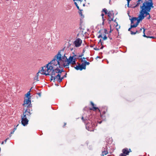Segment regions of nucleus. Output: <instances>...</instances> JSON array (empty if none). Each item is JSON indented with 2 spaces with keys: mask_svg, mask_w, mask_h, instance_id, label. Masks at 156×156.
<instances>
[{
  "mask_svg": "<svg viewBox=\"0 0 156 156\" xmlns=\"http://www.w3.org/2000/svg\"><path fill=\"white\" fill-rule=\"evenodd\" d=\"M152 0L146 1L141 7V9L138 17H137V25L140 21L142 20L145 17L147 16V19L150 18V16L148 12L150 11L151 8H153Z\"/></svg>",
  "mask_w": 156,
  "mask_h": 156,
  "instance_id": "obj_1",
  "label": "nucleus"
},
{
  "mask_svg": "<svg viewBox=\"0 0 156 156\" xmlns=\"http://www.w3.org/2000/svg\"><path fill=\"white\" fill-rule=\"evenodd\" d=\"M24 111H23V114L21 115V123L22 125L25 126L28 124L29 117L30 116L32 111V108H24Z\"/></svg>",
  "mask_w": 156,
  "mask_h": 156,
  "instance_id": "obj_2",
  "label": "nucleus"
},
{
  "mask_svg": "<svg viewBox=\"0 0 156 156\" xmlns=\"http://www.w3.org/2000/svg\"><path fill=\"white\" fill-rule=\"evenodd\" d=\"M55 67L53 66L52 65L50 64V63H48L46 66L42 67V69L41 70V71H42V74L45 75L46 76L51 75L49 73Z\"/></svg>",
  "mask_w": 156,
  "mask_h": 156,
  "instance_id": "obj_3",
  "label": "nucleus"
},
{
  "mask_svg": "<svg viewBox=\"0 0 156 156\" xmlns=\"http://www.w3.org/2000/svg\"><path fill=\"white\" fill-rule=\"evenodd\" d=\"M61 58L60 52L58 51V54L55 56L53 59L49 63H50V64L52 65L53 66L55 67L58 65L59 66V64H60V60H61Z\"/></svg>",
  "mask_w": 156,
  "mask_h": 156,
  "instance_id": "obj_4",
  "label": "nucleus"
},
{
  "mask_svg": "<svg viewBox=\"0 0 156 156\" xmlns=\"http://www.w3.org/2000/svg\"><path fill=\"white\" fill-rule=\"evenodd\" d=\"M60 64H59V67L60 68H63V67H66V68H69V58L68 59H65L64 58L63 60H60Z\"/></svg>",
  "mask_w": 156,
  "mask_h": 156,
  "instance_id": "obj_5",
  "label": "nucleus"
},
{
  "mask_svg": "<svg viewBox=\"0 0 156 156\" xmlns=\"http://www.w3.org/2000/svg\"><path fill=\"white\" fill-rule=\"evenodd\" d=\"M31 100L30 98H27L25 99L23 105L26 108H32V105L31 104Z\"/></svg>",
  "mask_w": 156,
  "mask_h": 156,
  "instance_id": "obj_6",
  "label": "nucleus"
},
{
  "mask_svg": "<svg viewBox=\"0 0 156 156\" xmlns=\"http://www.w3.org/2000/svg\"><path fill=\"white\" fill-rule=\"evenodd\" d=\"M85 124L86 128L88 130L90 131H94L95 126V125L94 123L91 122H88Z\"/></svg>",
  "mask_w": 156,
  "mask_h": 156,
  "instance_id": "obj_7",
  "label": "nucleus"
},
{
  "mask_svg": "<svg viewBox=\"0 0 156 156\" xmlns=\"http://www.w3.org/2000/svg\"><path fill=\"white\" fill-rule=\"evenodd\" d=\"M136 27V23H135L134 25H130V27L128 29V30L130 32L131 35H135L136 33V30H134L133 29V28Z\"/></svg>",
  "mask_w": 156,
  "mask_h": 156,
  "instance_id": "obj_8",
  "label": "nucleus"
},
{
  "mask_svg": "<svg viewBox=\"0 0 156 156\" xmlns=\"http://www.w3.org/2000/svg\"><path fill=\"white\" fill-rule=\"evenodd\" d=\"M56 73L58 74V72L57 68L53 69L52 70L51 74H50L51 78H54V81L55 80H56L57 78H58V77H57V75H56Z\"/></svg>",
  "mask_w": 156,
  "mask_h": 156,
  "instance_id": "obj_9",
  "label": "nucleus"
},
{
  "mask_svg": "<svg viewBox=\"0 0 156 156\" xmlns=\"http://www.w3.org/2000/svg\"><path fill=\"white\" fill-rule=\"evenodd\" d=\"M82 42V40L80 38H77L74 41L73 44L75 47H77L80 46Z\"/></svg>",
  "mask_w": 156,
  "mask_h": 156,
  "instance_id": "obj_10",
  "label": "nucleus"
},
{
  "mask_svg": "<svg viewBox=\"0 0 156 156\" xmlns=\"http://www.w3.org/2000/svg\"><path fill=\"white\" fill-rule=\"evenodd\" d=\"M76 55H75L76 56ZM74 55L73 56H70L69 58V64H70L73 65L76 64V58L74 57Z\"/></svg>",
  "mask_w": 156,
  "mask_h": 156,
  "instance_id": "obj_11",
  "label": "nucleus"
},
{
  "mask_svg": "<svg viewBox=\"0 0 156 156\" xmlns=\"http://www.w3.org/2000/svg\"><path fill=\"white\" fill-rule=\"evenodd\" d=\"M138 30H139V31L138 32V31L137 30V33H140V31H141L142 30H143V32L144 34L143 35V36L144 37H146L147 38H155L154 37H153V36L149 37V36H147L145 34V30L143 28H138Z\"/></svg>",
  "mask_w": 156,
  "mask_h": 156,
  "instance_id": "obj_12",
  "label": "nucleus"
},
{
  "mask_svg": "<svg viewBox=\"0 0 156 156\" xmlns=\"http://www.w3.org/2000/svg\"><path fill=\"white\" fill-rule=\"evenodd\" d=\"M72 67H73V66H72ZM74 67L77 70H80L81 71L83 69H85L83 66H82V63L81 64L79 63L78 65L76 66H74Z\"/></svg>",
  "mask_w": 156,
  "mask_h": 156,
  "instance_id": "obj_13",
  "label": "nucleus"
},
{
  "mask_svg": "<svg viewBox=\"0 0 156 156\" xmlns=\"http://www.w3.org/2000/svg\"><path fill=\"white\" fill-rule=\"evenodd\" d=\"M131 151L130 149H128L127 148H125L122 150V153L126 155H128L129 153Z\"/></svg>",
  "mask_w": 156,
  "mask_h": 156,
  "instance_id": "obj_14",
  "label": "nucleus"
},
{
  "mask_svg": "<svg viewBox=\"0 0 156 156\" xmlns=\"http://www.w3.org/2000/svg\"><path fill=\"white\" fill-rule=\"evenodd\" d=\"M57 77H58L57 79L56 80L59 83H60L62 81V80L64 78L63 76L62 77H61V75L60 74H57Z\"/></svg>",
  "mask_w": 156,
  "mask_h": 156,
  "instance_id": "obj_15",
  "label": "nucleus"
},
{
  "mask_svg": "<svg viewBox=\"0 0 156 156\" xmlns=\"http://www.w3.org/2000/svg\"><path fill=\"white\" fill-rule=\"evenodd\" d=\"M129 20L131 21V25H134L135 23H136V22H134L136 21V17H133L131 18H129Z\"/></svg>",
  "mask_w": 156,
  "mask_h": 156,
  "instance_id": "obj_16",
  "label": "nucleus"
},
{
  "mask_svg": "<svg viewBox=\"0 0 156 156\" xmlns=\"http://www.w3.org/2000/svg\"><path fill=\"white\" fill-rule=\"evenodd\" d=\"M91 104L92 105V106L93 108H90V110H93L94 111H95L96 109H98L99 110V111L100 112V110L98 108L95 107L94 106L95 105L92 102H91Z\"/></svg>",
  "mask_w": 156,
  "mask_h": 156,
  "instance_id": "obj_17",
  "label": "nucleus"
},
{
  "mask_svg": "<svg viewBox=\"0 0 156 156\" xmlns=\"http://www.w3.org/2000/svg\"><path fill=\"white\" fill-rule=\"evenodd\" d=\"M84 63H82V66H83L85 69H86V67L87 65H88L90 64V63L89 62H87L86 60L84 61Z\"/></svg>",
  "mask_w": 156,
  "mask_h": 156,
  "instance_id": "obj_18",
  "label": "nucleus"
},
{
  "mask_svg": "<svg viewBox=\"0 0 156 156\" xmlns=\"http://www.w3.org/2000/svg\"><path fill=\"white\" fill-rule=\"evenodd\" d=\"M104 150L105 149V148H104ZM108 153V151H102V154H101V156H104L105 155H106Z\"/></svg>",
  "mask_w": 156,
  "mask_h": 156,
  "instance_id": "obj_19",
  "label": "nucleus"
},
{
  "mask_svg": "<svg viewBox=\"0 0 156 156\" xmlns=\"http://www.w3.org/2000/svg\"><path fill=\"white\" fill-rule=\"evenodd\" d=\"M59 52H60V56L61 58V59L62 60H63V59L64 58V59H68L66 57V56H65V55H64L63 56H62V55H61V54L60 51H59Z\"/></svg>",
  "mask_w": 156,
  "mask_h": 156,
  "instance_id": "obj_20",
  "label": "nucleus"
},
{
  "mask_svg": "<svg viewBox=\"0 0 156 156\" xmlns=\"http://www.w3.org/2000/svg\"><path fill=\"white\" fill-rule=\"evenodd\" d=\"M58 72V74H61V73L62 72H64L63 69H62L61 70L58 67L57 68Z\"/></svg>",
  "mask_w": 156,
  "mask_h": 156,
  "instance_id": "obj_21",
  "label": "nucleus"
},
{
  "mask_svg": "<svg viewBox=\"0 0 156 156\" xmlns=\"http://www.w3.org/2000/svg\"><path fill=\"white\" fill-rule=\"evenodd\" d=\"M81 119L84 122L85 124H86L87 123V119L85 118V119H84V118L83 117H82L81 118Z\"/></svg>",
  "mask_w": 156,
  "mask_h": 156,
  "instance_id": "obj_22",
  "label": "nucleus"
},
{
  "mask_svg": "<svg viewBox=\"0 0 156 156\" xmlns=\"http://www.w3.org/2000/svg\"><path fill=\"white\" fill-rule=\"evenodd\" d=\"M104 12L105 14H107L108 13L107 9L105 8H104L102 10V12Z\"/></svg>",
  "mask_w": 156,
  "mask_h": 156,
  "instance_id": "obj_23",
  "label": "nucleus"
},
{
  "mask_svg": "<svg viewBox=\"0 0 156 156\" xmlns=\"http://www.w3.org/2000/svg\"><path fill=\"white\" fill-rule=\"evenodd\" d=\"M109 18H111L112 16V13L110 11H109L107 14Z\"/></svg>",
  "mask_w": 156,
  "mask_h": 156,
  "instance_id": "obj_24",
  "label": "nucleus"
},
{
  "mask_svg": "<svg viewBox=\"0 0 156 156\" xmlns=\"http://www.w3.org/2000/svg\"><path fill=\"white\" fill-rule=\"evenodd\" d=\"M30 91H28L27 94L25 95L26 97L27 98H29V97L30 96Z\"/></svg>",
  "mask_w": 156,
  "mask_h": 156,
  "instance_id": "obj_25",
  "label": "nucleus"
},
{
  "mask_svg": "<svg viewBox=\"0 0 156 156\" xmlns=\"http://www.w3.org/2000/svg\"><path fill=\"white\" fill-rule=\"evenodd\" d=\"M143 3V1L142 0H138L137 1V6L140 3Z\"/></svg>",
  "mask_w": 156,
  "mask_h": 156,
  "instance_id": "obj_26",
  "label": "nucleus"
},
{
  "mask_svg": "<svg viewBox=\"0 0 156 156\" xmlns=\"http://www.w3.org/2000/svg\"><path fill=\"white\" fill-rule=\"evenodd\" d=\"M101 30H100L98 32V33L100 34L98 37V38H99L101 37H102V36L101 34Z\"/></svg>",
  "mask_w": 156,
  "mask_h": 156,
  "instance_id": "obj_27",
  "label": "nucleus"
},
{
  "mask_svg": "<svg viewBox=\"0 0 156 156\" xmlns=\"http://www.w3.org/2000/svg\"><path fill=\"white\" fill-rule=\"evenodd\" d=\"M83 54L82 53L81 55H79V56H78V57L79 59H82V58H81V57H82V56H83Z\"/></svg>",
  "mask_w": 156,
  "mask_h": 156,
  "instance_id": "obj_28",
  "label": "nucleus"
},
{
  "mask_svg": "<svg viewBox=\"0 0 156 156\" xmlns=\"http://www.w3.org/2000/svg\"><path fill=\"white\" fill-rule=\"evenodd\" d=\"M42 71H41V70L39 71V72L37 73L36 76H37L38 77L39 73H41L42 74Z\"/></svg>",
  "mask_w": 156,
  "mask_h": 156,
  "instance_id": "obj_29",
  "label": "nucleus"
},
{
  "mask_svg": "<svg viewBox=\"0 0 156 156\" xmlns=\"http://www.w3.org/2000/svg\"><path fill=\"white\" fill-rule=\"evenodd\" d=\"M74 4H75V5H76V6L77 8L78 9H79V6H78L77 3L76 2H74Z\"/></svg>",
  "mask_w": 156,
  "mask_h": 156,
  "instance_id": "obj_30",
  "label": "nucleus"
},
{
  "mask_svg": "<svg viewBox=\"0 0 156 156\" xmlns=\"http://www.w3.org/2000/svg\"><path fill=\"white\" fill-rule=\"evenodd\" d=\"M113 17L111 18H111H109L108 20L109 21H111L113 20Z\"/></svg>",
  "mask_w": 156,
  "mask_h": 156,
  "instance_id": "obj_31",
  "label": "nucleus"
},
{
  "mask_svg": "<svg viewBox=\"0 0 156 156\" xmlns=\"http://www.w3.org/2000/svg\"><path fill=\"white\" fill-rule=\"evenodd\" d=\"M107 37L106 36V35H104V37L103 38V40H105L107 39Z\"/></svg>",
  "mask_w": 156,
  "mask_h": 156,
  "instance_id": "obj_32",
  "label": "nucleus"
},
{
  "mask_svg": "<svg viewBox=\"0 0 156 156\" xmlns=\"http://www.w3.org/2000/svg\"><path fill=\"white\" fill-rule=\"evenodd\" d=\"M38 77L37 76H36L34 78V79L35 80H37V81H38Z\"/></svg>",
  "mask_w": 156,
  "mask_h": 156,
  "instance_id": "obj_33",
  "label": "nucleus"
},
{
  "mask_svg": "<svg viewBox=\"0 0 156 156\" xmlns=\"http://www.w3.org/2000/svg\"><path fill=\"white\" fill-rule=\"evenodd\" d=\"M104 14L103 13H102L101 14V16L102 17V19L103 21H104L105 20L104 19Z\"/></svg>",
  "mask_w": 156,
  "mask_h": 156,
  "instance_id": "obj_34",
  "label": "nucleus"
},
{
  "mask_svg": "<svg viewBox=\"0 0 156 156\" xmlns=\"http://www.w3.org/2000/svg\"><path fill=\"white\" fill-rule=\"evenodd\" d=\"M119 156H127L125 154H123V153H121L120 155Z\"/></svg>",
  "mask_w": 156,
  "mask_h": 156,
  "instance_id": "obj_35",
  "label": "nucleus"
},
{
  "mask_svg": "<svg viewBox=\"0 0 156 156\" xmlns=\"http://www.w3.org/2000/svg\"><path fill=\"white\" fill-rule=\"evenodd\" d=\"M14 132V131H12L11 132L10 134L9 135V136L10 137L11 136V134L13 133Z\"/></svg>",
  "mask_w": 156,
  "mask_h": 156,
  "instance_id": "obj_36",
  "label": "nucleus"
},
{
  "mask_svg": "<svg viewBox=\"0 0 156 156\" xmlns=\"http://www.w3.org/2000/svg\"><path fill=\"white\" fill-rule=\"evenodd\" d=\"M107 32V30L106 29H104V33H105V34H106Z\"/></svg>",
  "mask_w": 156,
  "mask_h": 156,
  "instance_id": "obj_37",
  "label": "nucleus"
},
{
  "mask_svg": "<svg viewBox=\"0 0 156 156\" xmlns=\"http://www.w3.org/2000/svg\"><path fill=\"white\" fill-rule=\"evenodd\" d=\"M94 49L96 50H98L99 49L98 48H97V47L94 48Z\"/></svg>",
  "mask_w": 156,
  "mask_h": 156,
  "instance_id": "obj_38",
  "label": "nucleus"
},
{
  "mask_svg": "<svg viewBox=\"0 0 156 156\" xmlns=\"http://www.w3.org/2000/svg\"><path fill=\"white\" fill-rule=\"evenodd\" d=\"M37 94L40 96V97L41 96V93H37Z\"/></svg>",
  "mask_w": 156,
  "mask_h": 156,
  "instance_id": "obj_39",
  "label": "nucleus"
},
{
  "mask_svg": "<svg viewBox=\"0 0 156 156\" xmlns=\"http://www.w3.org/2000/svg\"><path fill=\"white\" fill-rule=\"evenodd\" d=\"M9 139V138H7V139H5L4 140V142H5V143H6L7 140Z\"/></svg>",
  "mask_w": 156,
  "mask_h": 156,
  "instance_id": "obj_40",
  "label": "nucleus"
},
{
  "mask_svg": "<svg viewBox=\"0 0 156 156\" xmlns=\"http://www.w3.org/2000/svg\"><path fill=\"white\" fill-rule=\"evenodd\" d=\"M66 75H67V73H66V74H65V75H64L63 76V77H64V78L65 77H66Z\"/></svg>",
  "mask_w": 156,
  "mask_h": 156,
  "instance_id": "obj_41",
  "label": "nucleus"
},
{
  "mask_svg": "<svg viewBox=\"0 0 156 156\" xmlns=\"http://www.w3.org/2000/svg\"><path fill=\"white\" fill-rule=\"evenodd\" d=\"M16 127H15V128H14V129H13V131H15V130H16Z\"/></svg>",
  "mask_w": 156,
  "mask_h": 156,
  "instance_id": "obj_42",
  "label": "nucleus"
},
{
  "mask_svg": "<svg viewBox=\"0 0 156 156\" xmlns=\"http://www.w3.org/2000/svg\"><path fill=\"white\" fill-rule=\"evenodd\" d=\"M84 52H85V50L84 49H83V52L82 53H83V55H84Z\"/></svg>",
  "mask_w": 156,
  "mask_h": 156,
  "instance_id": "obj_43",
  "label": "nucleus"
},
{
  "mask_svg": "<svg viewBox=\"0 0 156 156\" xmlns=\"http://www.w3.org/2000/svg\"><path fill=\"white\" fill-rule=\"evenodd\" d=\"M51 80V81L53 80H54V78H51V79H50Z\"/></svg>",
  "mask_w": 156,
  "mask_h": 156,
  "instance_id": "obj_44",
  "label": "nucleus"
},
{
  "mask_svg": "<svg viewBox=\"0 0 156 156\" xmlns=\"http://www.w3.org/2000/svg\"><path fill=\"white\" fill-rule=\"evenodd\" d=\"M108 37H109V38L110 39V40H112V39L111 37H110L109 36H108Z\"/></svg>",
  "mask_w": 156,
  "mask_h": 156,
  "instance_id": "obj_45",
  "label": "nucleus"
},
{
  "mask_svg": "<svg viewBox=\"0 0 156 156\" xmlns=\"http://www.w3.org/2000/svg\"><path fill=\"white\" fill-rule=\"evenodd\" d=\"M85 58L84 57H83V58H82V60L81 61L82 62L83 61V59H85Z\"/></svg>",
  "mask_w": 156,
  "mask_h": 156,
  "instance_id": "obj_46",
  "label": "nucleus"
},
{
  "mask_svg": "<svg viewBox=\"0 0 156 156\" xmlns=\"http://www.w3.org/2000/svg\"><path fill=\"white\" fill-rule=\"evenodd\" d=\"M127 6L128 7H129V3H127Z\"/></svg>",
  "mask_w": 156,
  "mask_h": 156,
  "instance_id": "obj_47",
  "label": "nucleus"
},
{
  "mask_svg": "<svg viewBox=\"0 0 156 156\" xmlns=\"http://www.w3.org/2000/svg\"><path fill=\"white\" fill-rule=\"evenodd\" d=\"M101 39L99 40V42H101Z\"/></svg>",
  "mask_w": 156,
  "mask_h": 156,
  "instance_id": "obj_48",
  "label": "nucleus"
},
{
  "mask_svg": "<svg viewBox=\"0 0 156 156\" xmlns=\"http://www.w3.org/2000/svg\"><path fill=\"white\" fill-rule=\"evenodd\" d=\"M66 123H64V125L63 126H64H64H66Z\"/></svg>",
  "mask_w": 156,
  "mask_h": 156,
  "instance_id": "obj_49",
  "label": "nucleus"
},
{
  "mask_svg": "<svg viewBox=\"0 0 156 156\" xmlns=\"http://www.w3.org/2000/svg\"><path fill=\"white\" fill-rule=\"evenodd\" d=\"M4 143V141H3L2 142V144H3Z\"/></svg>",
  "mask_w": 156,
  "mask_h": 156,
  "instance_id": "obj_50",
  "label": "nucleus"
},
{
  "mask_svg": "<svg viewBox=\"0 0 156 156\" xmlns=\"http://www.w3.org/2000/svg\"><path fill=\"white\" fill-rule=\"evenodd\" d=\"M136 7V5H135L133 7V8H135Z\"/></svg>",
  "mask_w": 156,
  "mask_h": 156,
  "instance_id": "obj_51",
  "label": "nucleus"
},
{
  "mask_svg": "<svg viewBox=\"0 0 156 156\" xmlns=\"http://www.w3.org/2000/svg\"><path fill=\"white\" fill-rule=\"evenodd\" d=\"M111 2V0H109V3L110 4V2Z\"/></svg>",
  "mask_w": 156,
  "mask_h": 156,
  "instance_id": "obj_52",
  "label": "nucleus"
},
{
  "mask_svg": "<svg viewBox=\"0 0 156 156\" xmlns=\"http://www.w3.org/2000/svg\"><path fill=\"white\" fill-rule=\"evenodd\" d=\"M116 20H114V22H116Z\"/></svg>",
  "mask_w": 156,
  "mask_h": 156,
  "instance_id": "obj_53",
  "label": "nucleus"
},
{
  "mask_svg": "<svg viewBox=\"0 0 156 156\" xmlns=\"http://www.w3.org/2000/svg\"><path fill=\"white\" fill-rule=\"evenodd\" d=\"M103 48V47H101V49H102V48Z\"/></svg>",
  "mask_w": 156,
  "mask_h": 156,
  "instance_id": "obj_54",
  "label": "nucleus"
},
{
  "mask_svg": "<svg viewBox=\"0 0 156 156\" xmlns=\"http://www.w3.org/2000/svg\"><path fill=\"white\" fill-rule=\"evenodd\" d=\"M101 122H99V123H101Z\"/></svg>",
  "mask_w": 156,
  "mask_h": 156,
  "instance_id": "obj_55",
  "label": "nucleus"
},
{
  "mask_svg": "<svg viewBox=\"0 0 156 156\" xmlns=\"http://www.w3.org/2000/svg\"><path fill=\"white\" fill-rule=\"evenodd\" d=\"M18 126V125H17L16 127H17Z\"/></svg>",
  "mask_w": 156,
  "mask_h": 156,
  "instance_id": "obj_56",
  "label": "nucleus"
}]
</instances>
